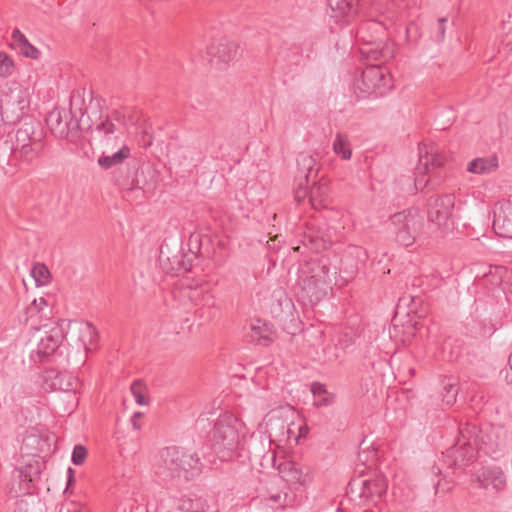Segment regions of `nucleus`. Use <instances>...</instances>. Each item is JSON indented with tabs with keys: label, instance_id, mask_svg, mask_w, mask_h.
<instances>
[{
	"label": "nucleus",
	"instance_id": "603ef678",
	"mask_svg": "<svg viewBox=\"0 0 512 512\" xmlns=\"http://www.w3.org/2000/svg\"><path fill=\"white\" fill-rule=\"evenodd\" d=\"M73 384L77 385L76 380L73 379L72 377H69V381H68L66 387H61V389L66 390V391L75 390V387Z\"/></svg>",
	"mask_w": 512,
	"mask_h": 512
},
{
	"label": "nucleus",
	"instance_id": "9d476101",
	"mask_svg": "<svg viewBox=\"0 0 512 512\" xmlns=\"http://www.w3.org/2000/svg\"><path fill=\"white\" fill-rule=\"evenodd\" d=\"M387 491V482L383 477L374 479L357 478L348 485L351 497H358L362 501H375L380 499Z\"/></svg>",
	"mask_w": 512,
	"mask_h": 512
},
{
	"label": "nucleus",
	"instance_id": "72a5a7b5",
	"mask_svg": "<svg viewBox=\"0 0 512 512\" xmlns=\"http://www.w3.org/2000/svg\"><path fill=\"white\" fill-rule=\"evenodd\" d=\"M82 337L86 350H91L88 345H95L98 340V331L92 323L86 322Z\"/></svg>",
	"mask_w": 512,
	"mask_h": 512
},
{
	"label": "nucleus",
	"instance_id": "37998d69",
	"mask_svg": "<svg viewBox=\"0 0 512 512\" xmlns=\"http://www.w3.org/2000/svg\"><path fill=\"white\" fill-rule=\"evenodd\" d=\"M47 301L44 297H40L39 299H34L31 306L28 307V312H40L44 306H47Z\"/></svg>",
	"mask_w": 512,
	"mask_h": 512
},
{
	"label": "nucleus",
	"instance_id": "a211bd4d",
	"mask_svg": "<svg viewBox=\"0 0 512 512\" xmlns=\"http://www.w3.org/2000/svg\"><path fill=\"white\" fill-rule=\"evenodd\" d=\"M64 339V331L59 325H54L40 337L37 352L42 356L52 355L61 345Z\"/></svg>",
	"mask_w": 512,
	"mask_h": 512
},
{
	"label": "nucleus",
	"instance_id": "a18cd8bd",
	"mask_svg": "<svg viewBox=\"0 0 512 512\" xmlns=\"http://www.w3.org/2000/svg\"><path fill=\"white\" fill-rule=\"evenodd\" d=\"M12 38L14 40V42L20 47L22 46L24 43H26L28 40L27 38L25 37L24 34L21 33V31L19 29H14L13 32H12Z\"/></svg>",
	"mask_w": 512,
	"mask_h": 512
},
{
	"label": "nucleus",
	"instance_id": "c03bdc74",
	"mask_svg": "<svg viewBox=\"0 0 512 512\" xmlns=\"http://www.w3.org/2000/svg\"><path fill=\"white\" fill-rule=\"evenodd\" d=\"M324 352L329 362L337 361L340 358L339 348L337 346H328Z\"/></svg>",
	"mask_w": 512,
	"mask_h": 512
},
{
	"label": "nucleus",
	"instance_id": "473e14b6",
	"mask_svg": "<svg viewBox=\"0 0 512 512\" xmlns=\"http://www.w3.org/2000/svg\"><path fill=\"white\" fill-rule=\"evenodd\" d=\"M130 390L137 404L147 405L149 403L147 388L141 380L134 381Z\"/></svg>",
	"mask_w": 512,
	"mask_h": 512
},
{
	"label": "nucleus",
	"instance_id": "f704fd0d",
	"mask_svg": "<svg viewBox=\"0 0 512 512\" xmlns=\"http://www.w3.org/2000/svg\"><path fill=\"white\" fill-rule=\"evenodd\" d=\"M31 274H32L33 278L35 279V282L37 283V285L46 284L50 277L49 270L43 264L35 265L31 270Z\"/></svg>",
	"mask_w": 512,
	"mask_h": 512
},
{
	"label": "nucleus",
	"instance_id": "5fc2aeb1",
	"mask_svg": "<svg viewBox=\"0 0 512 512\" xmlns=\"http://www.w3.org/2000/svg\"><path fill=\"white\" fill-rule=\"evenodd\" d=\"M356 253H357V256L359 257L360 255H364L365 256V251L360 249V248H356Z\"/></svg>",
	"mask_w": 512,
	"mask_h": 512
},
{
	"label": "nucleus",
	"instance_id": "39448f33",
	"mask_svg": "<svg viewBox=\"0 0 512 512\" xmlns=\"http://www.w3.org/2000/svg\"><path fill=\"white\" fill-rule=\"evenodd\" d=\"M391 88V75L386 68L379 65L365 67L360 78L354 82V93L359 99L381 97Z\"/></svg>",
	"mask_w": 512,
	"mask_h": 512
},
{
	"label": "nucleus",
	"instance_id": "aec40b11",
	"mask_svg": "<svg viewBox=\"0 0 512 512\" xmlns=\"http://www.w3.org/2000/svg\"><path fill=\"white\" fill-rule=\"evenodd\" d=\"M44 149V133H37L36 138L26 145L12 148V154L25 162H30L37 158Z\"/></svg>",
	"mask_w": 512,
	"mask_h": 512
},
{
	"label": "nucleus",
	"instance_id": "79ce46f5",
	"mask_svg": "<svg viewBox=\"0 0 512 512\" xmlns=\"http://www.w3.org/2000/svg\"><path fill=\"white\" fill-rule=\"evenodd\" d=\"M208 505L205 500L199 497H192L191 508L189 512H205Z\"/></svg>",
	"mask_w": 512,
	"mask_h": 512
},
{
	"label": "nucleus",
	"instance_id": "864d4df0",
	"mask_svg": "<svg viewBox=\"0 0 512 512\" xmlns=\"http://www.w3.org/2000/svg\"><path fill=\"white\" fill-rule=\"evenodd\" d=\"M141 415H142L141 413L137 412V413H135V414L133 415V417H132V419H131L132 424H133V427H134L135 429H139V426L137 425V422H135V419H136V418L141 417Z\"/></svg>",
	"mask_w": 512,
	"mask_h": 512
},
{
	"label": "nucleus",
	"instance_id": "f3484780",
	"mask_svg": "<svg viewBox=\"0 0 512 512\" xmlns=\"http://www.w3.org/2000/svg\"><path fill=\"white\" fill-rule=\"evenodd\" d=\"M477 481L486 490L499 492L506 486V477L499 467H483L477 474Z\"/></svg>",
	"mask_w": 512,
	"mask_h": 512
},
{
	"label": "nucleus",
	"instance_id": "b1692460",
	"mask_svg": "<svg viewBox=\"0 0 512 512\" xmlns=\"http://www.w3.org/2000/svg\"><path fill=\"white\" fill-rule=\"evenodd\" d=\"M302 243L317 253L327 249L330 244L328 236L324 232H314L312 229L304 233Z\"/></svg>",
	"mask_w": 512,
	"mask_h": 512
},
{
	"label": "nucleus",
	"instance_id": "1a4fd4ad",
	"mask_svg": "<svg viewBox=\"0 0 512 512\" xmlns=\"http://www.w3.org/2000/svg\"><path fill=\"white\" fill-rule=\"evenodd\" d=\"M84 113H82L80 120H74L71 112L65 109H54L46 117V124L58 138L68 139L73 136L83 123Z\"/></svg>",
	"mask_w": 512,
	"mask_h": 512
},
{
	"label": "nucleus",
	"instance_id": "09e8293b",
	"mask_svg": "<svg viewBox=\"0 0 512 512\" xmlns=\"http://www.w3.org/2000/svg\"><path fill=\"white\" fill-rule=\"evenodd\" d=\"M74 470L72 468H68L67 470V474H68V477H67V488L66 490L74 483L75 481V478H74Z\"/></svg>",
	"mask_w": 512,
	"mask_h": 512
},
{
	"label": "nucleus",
	"instance_id": "f257e3e1",
	"mask_svg": "<svg viewBox=\"0 0 512 512\" xmlns=\"http://www.w3.org/2000/svg\"><path fill=\"white\" fill-rule=\"evenodd\" d=\"M512 443V436L502 425H484L478 427L473 422H467L459 429V437L454 446L443 456V462L448 468L462 469L474 458L476 452L497 459Z\"/></svg>",
	"mask_w": 512,
	"mask_h": 512
},
{
	"label": "nucleus",
	"instance_id": "4c0bfd02",
	"mask_svg": "<svg viewBox=\"0 0 512 512\" xmlns=\"http://www.w3.org/2000/svg\"><path fill=\"white\" fill-rule=\"evenodd\" d=\"M87 457V450L82 445H76L73 448L71 461L74 465H81Z\"/></svg>",
	"mask_w": 512,
	"mask_h": 512
},
{
	"label": "nucleus",
	"instance_id": "a19ab883",
	"mask_svg": "<svg viewBox=\"0 0 512 512\" xmlns=\"http://www.w3.org/2000/svg\"><path fill=\"white\" fill-rule=\"evenodd\" d=\"M59 512H87L86 508L81 504L71 501L64 503Z\"/></svg>",
	"mask_w": 512,
	"mask_h": 512
},
{
	"label": "nucleus",
	"instance_id": "a878e982",
	"mask_svg": "<svg viewBox=\"0 0 512 512\" xmlns=\"http://www.w3.org/2000/svg\"><path fill=\"white\" fill-rule=\"evenodd\" d=\"M130 156V148L123 145L118 151L111 155L103 154L98 158L97 163L102 169H110L122 164Z\"/></svg>",
	"mask_w": 512,
	"mask_h": 512
},
{
	"label": "nucleus",
	"instance_id": "0eeeda50",
	"mask_svg": "<svg viewBox=\"0 0 512 512\" xmlns=\"http://www.w3.org/2000/svg\"><path fill=\"white\" fill-rule=\"evenodd\" d=\"M30 105L29 92L17 82L8 84L0 96V115L2 121L14 125L26 114Z\"/></svg>",
	"mask_w": 512,
	"mask_h": 512
},
{
	"label": "nucleus",
	"instance_id": "6e6552de",
	"mask_svg": "<svg viewBox=\"0 0 512 512\" xmlns=\"http://www.w3.org/2000/svg\"><path fill=\"white\" fill-rule=\"evenodd\" d=\"M391 230L396 241L403 246H411L423 227V218L416 210H403L390 218Z\"/></svg>",
	"mask_w": 512,
	"mask_h": 512
},
{
	"label": "nucleus",
	"instance_id": "bf43d9fd",
	"mask_svg": "<svg viewBox=\"0 0 512 512\" xmlns=\"http://www.w3.org/2000/svg\"><path fill=\"white\" fill-rule=\"evenodd\" d=\"M440 486V482H438L435 486V489H436V493L438 492V487Z\"/></svg>",
	"mask_w": 512,
	"mask_h": 512
},
{
	"label": "nucleus",
	"instance_id": "6e6d98bb",
	"mask_svg": "<svg viewBox=\"0 0 512 512\" xmlns=\"http://www.w3.org/2000/svg\"><path fill=\"white\" fill-rule=\"evenodd\" d=\"M193 240H195L197 242L199 240V235L192 234L190 236V241H193Z\"/></svg>",
	"mask_w": 512,
	"mask_h": 512
},
{
	"label": "nucleus",
	"instance_id": "e433bc0d",
	"mask_svg": "<svg viewBox=\"0 0 512 512\" xmlns=\"http://www.w3.org/2000/svg\"><path fill=\"white\" fill-rule=\"evenodd\" d=\"M268 328L265 324L261 325H251V334L250 338L252 341H270V338L268 337Z\"/></svg>",
	"mask_w": 512,
	"mask_h": 512
},
{
	"label": "nucleus",
	"instance_id": "20e7f679",
	"mask_svg": "<svg viewBox=\"0 0 512 512\" xmlns=\"http://www.w3.org/2000/svg\"><path fill=\"white\" fill-rule=\"evenodd\" d=\"M239 420L231 413L221 414L213 427L212 448L221 459H229L240 445Z\"/></svg>",
	"mask_w": 512,
	"mask_h": 512
},
{
	"label": "nucleus",
	"instance_id": "13d9d810",
	"mask_svg": "<svg viewBox=\"0 0 512 512\" xmlns=\"http://www.w3.org/2000/svg\"><path fill=\"white\" fill-rule=\"evenodd\" d=\"M117 183H118V185H119V186H121L122 188H126V184L121 183V182H119L118 180H117Z\"/></svg>",
	"mask_w": 512,
	"mask_h": 512
},
{
	"label": "nucleus",
	"instance_id": "c85d7f7f",
	"mask_svg": "<svg viewBox=\"0 0 512 512\" xmlns=\"http://www.w3.org/2000/svg\"><path fill=\"white\" fill-rule=\"evenodd\" d=\"M328 188L325 184L311 187L309 191V202L314 209H321L327 206Z\"/></svg>",
	"mask_w": 512,
	"mask_h": 512
},
{
	"label": "nucleus",
	"instance_id": "bb28decb",
	"mask_svg": "<svg viewBox=\"0 0 512 512\" xmlns=\"http://www.w3.org/2000/svg\"><path fill=\"white\" fill-rule=\"evenodd\" d=\"M498 167V159L495 156L475 158L468 163L467 171L473 174H487Z\"/></svg>",
	"mask_w": 512,
	"mask_h": 512
},
{
	"label": "nucleus",
	"instance_id": "3c124183",
	"mask_svg": "<svg viewBox=\"0 0 512 512\" xmlns=\"http://www.w3.org/2000/svg\"><path fill=\"white\" fill-rule=\"evenodd\" d=\"M312 391H313L314 395H317V394L320 395L321 393H326V390L324 389V387L319 383H315L313 385Z\"/></svg>",
	"mask_w": 512,
	"mask_h": 512
},
{
	"label": "nucleus",
	"instance_id": "dca6fc26",
	"mask_svg": "<svg viewBox=\"0 0 512 512\" xmlns=\"http://www.w3.org/2000/svg\"><path fill=\"white\" fill-rule=\"evenodd\" d=\"M41 475V464L39 461H32L25 464L23 467L16 470V478L19 482V488L15 490L17 494H27L34 482H36Z\"/></svg>",
	"mask_w": 512,
	"mask_h": 512
},
{
	"label": "nucleus",
	"instance_id": "5701e85b",
	"mask_svg": "<svg viewBox=\"0 0 512 512\" xmlns=\"http://www.w3.org/2000/svg\"><path fill=\"white\" fill-rule=\"evenodd\" d=\"M37 133H44L40 124L34 121L24 122V124L17 129L15 134V143L12 148H17L26 145L36 138Z\"/></svg>",
	"mask_w": 512,
	"mask_h": 512
},
{
	"label": "nucleus",
	"instance_id": "7ed1b4c3",
	"mask_svg": "<svg viewBox=\"0 0 512 512\" xmlns=\"http://www.w3.org/2000/svg\"><path fill=\"white\" fill-rule=\"evenodd\" d=\"M419 161L415 168V187L417 190L438 189L450 172L448 158L434 145H419Z\"/></svg>",
	"mask_w": 512,
	"mask_h": 512
},
{
	"label": "nucleus",
	"instance_id": "2f4dec72",
	"mask_svg": "<svg viewBox=\"0 0 512 512\" xmlns=\"http://www.w3.org/2000/svg\"><path fill=\"white\" fill-rule=\"evenodd\" d=\"M192 497L181 496L179 498H170L167 506L169 510L167 512H189L191 508Z\"/></svg>",
	"mask_w": 512,
	"mask_h": 512
},
{
	"label": "nucleus",
	"instance_id": "4be33fe9",
	"mask_svg": "<svg viewBox=\"0 0 512 512\" xmlns=\"http://www.w3.org/2000/svg\"><path fill=\"white\" fill-rule=\"evenodd\" d=\"M281 478L289 484L303 485L305 483L304 474L299 465L292 461L281 462L278 466Z\"/></svg>",
	"mask_w": 512,
	"mask_h": 512
},
{
	"label": "nucleus",
	"instance_id": "052dcab7",
	"mask_svg": "<svg viewBox=\"0 0 512 512\" xmlns=\"http://www.w3.org/2000/svg\"><path fill=\"white\" fill-rule=\"evenodd\" d=\"M323 401H324V405H328L329 404V402L326 399H323Z\"/></svg>",
	"mask_w": 512,
	"mask_h": 512
},
{
	"label": "nucleus",
	"instance_id": "6ab92c4d",
	"mask_svg": "<svg viewBox=\"0 0 512 512\" xmlns=\"http://www.w3.org/2000/svg\"><path fill=\"white\" fill-rule=\"evenodd\" d=\"M297 180H304L305 185L309 183L316 184V176L318 174L317 160L310 153L302 152L297 157Z\"/></svg>",
	"mask_w": 512,
	"mask_h": 512
},
{
	"label": "nucleus",
	"instance_id": "49530a36",
	"mask_svg": "<svg viewBox=\"0 0 512 512\" xmlns=\"http://www.w3.org/2000/svg\"><path fill=\"white\" fill-rule=\"evenodd\" d=\"M298 189L296 190L295 192V198L297 199V201H301L302 199H304L307 195L309 196V194L307 193L306 191V188L303 187V185L305 184L304 180L302 181H298Z\"/></svg>",
	"mask_w": 512,
	"mask_h": 512
},
{
	"label": "nucleus",
	"instance_id": "58836bf2",
	"mask_svg": "<svg viewBox=\"0 0 512 512\" xmlns=\"http://www.w3.org/2000/svg\"><path fill=\"white\" fill-rule=\"evenodd\" d=\"M19 48H20V52L26 57L31 58V59L39 58V55H40L39 50L36 47H34L32 44H30L29 41L24 43Z\"/></svg>",
	"mask_w": 512,
	"mask_h": 512
},
{
	"label": "nucleus",
	"instance_id": "c756f323",
	"mask_svg": "<svg viewBox=\"0 0 512 512\" xmlns=\"http://www.w3.org/2000/svg\"><path fill=\"white\" fill-rule=\"evenodd\" d=\"M333 151L343 160H349L352 156V149L347 135L337 133L333 141Z\"/></svg>",
	"mask_w": 512,
	"mask_h": 512
},
{
	"label": "nucleus",
	"instance_id": "f8f14e48",
	"mask_svg": "<svg viewBox=\"0 0 512 512\" xmlns=\"http://www.w3.org/2000/svg\"><path fill=\"white\" fill-rule=\"evenodd\" d=\"M159 263L167 273L171 274L187 272L191 269V263L186 260L182 250L172 254L168 244H162L160 247Z\"/></svg>",
	"mask_w": 512,
	"mask_h": 512
},
{
	"label": "nucleus",
	"instance_id": "8fccbe9b",
	"mask_svg": "<svg viewBox=\"0 0 512 512\" xmlns=\"http://www.w3.org/2000/svg\"><path fill=\"white\" fill-rule=\"evenodd\" d=\"M27 506V503L24 501L17 502L13 512H27Z\"/></svg>",
	"mask_w": 512,
	"mask_h": 512
},
{
	"label": "nucleus",
	"instance_id": "393cba45",
	"mask_svg": "<svg viewBox=\"0 0 512 512\" xmlns=\"http://www.w3.org/2000/svg\"><path fill=\"white\" fill-rule=\"evenodd\" d=\"M266 427L270 438H279L280 441L290 438L291 430L274 413L267 416Z\"/></svg>",
	"mask_w": 512,
	"mask_h": 512
},
{
	"label": "nucleus",
	"instance_id": "f03ea898",
	"mask_svg": "<svg viewBox=\"0 0 512 512\" xmlns=\"http://www.w3.org/2000/svg\"><path fill=\"white\" fill-rule=\"evenodd\" d=\"M203 464L197 453L180 446H167L154 457L155 475L163 482L180 485L197 477Z\"/></svg>",
	"mask_w": 512,
	"mask_h": 512
},
{
	"label": "nucleus",
	"instance_id": "cd10ccee",
	"mask_svg": "<svg viewBox=\"0 0 512 512\" xmlns=\"http://www.w3.org/2000/svg\"><path fill=\"white\" fill-rule=\"evenodd\" d=\"M442 401L451 406L456 402L459 392L458 380L455 377H445L442 382Z\"/></svg>",
	"mask_w": 512,
	"mask_h": 512
},
{
	"label": "nucleus",
	"instance_id": "de8ad7c7",
	"mask_svg": "<svg viewBox=\"0 0 512 512\" xmlns=\"http://www.w3.org/2000/svg\"><path fill=\"white\" fill-rule=\"evenodd\" d=\"M390 53H391V51L387 47V48H385V49H383V50H381L379 52H377V51L372 52V58H374L376 60H378V59H384L385 60L386 58L390 57Z\"/></svg>",
	"mask_w": 512,
	"mask_h": 512
},
{
	"label": "nucleus",
	"instance_id": "423d86ee",
	"mask_svg": "<svg viewBox=\"0 0 512 512\" xmlns=\"http://www.w3.org/2000/svg\"><path fill=\"white\" fill-rule=\"evenodd\" d=\"M336 271L331 272L330 267L318 265L313 269L312 274L304 278L299 298L310 305H315L324 299L332 289L335 282Z\"/></svg>",
	"mask_w": 512,
	"mask_h": 512
},
{
	"label": "nucleus",
	"instance_id": "2eb2a0df",
	"mask_svg": "<svg viewBox=\"0 0 512 512\" xmlns=\"http://www.w3.org/2000/svg\"><path fill=\"white\" fill-rule=\"evenodd\" d=\"M493 214L495 233L504 238H512V204L509 202L496 204Z\"/></svg>",
	"mask_w": 512,
	"mask_h": 512
},
{
	"label": "nucleus",
	"instance_id": "4468645a",
	"mask_svg": "<svg viewBox=\"0 0 512 512\" xmlns=\"http://www.w3.org/2000/svg\"><path fill=\"white\" fill-rule=\"evenodd\" d=\"M208 54L212 57V61L222 65L220 68H224L239 56V46L228 38H221L208 48Z\"/></svg>",
	"mask_w": 512,
	"mask_h": 512
},
{
	"label": "nucleus",
	"instance_id": "ea45409f",
	"mask_svg": "<svg viewBox=\"0 0 512 512\" xmlns=\"http://www.w3.org/2000/svg\"><path fill=\"white\" fill-rule=\"evenodd\" d=\"M446 22H447V18H445V17H441L438 19L437 27L434 31V38L438 42L443 41L445 38Z\"/></svg>",
	"mask_w": 512,
	"mask_h": 512
},
{
	"label": "nucleus",
	"instance_id": "ddd939ff",
	"mask_svg": "<svg viewBox=\"0 0 512 512\" xmlns=\"http://www.w3.org/2000/svg\"><path fill=\"white\" fill-rule=\"evenodd\" d=\"M328 14L336 24L350 23L358 13L359 0H328Z\"/></svg>",
	"mask_w": 512,
	"mask_h": 512
},
{
	"label": "nucleus",
	"instance_id": "4d7b16f0",
	"mask_svg": "<svg viewBox=\"0 0 512 512\" xmlns=\"http://www.w3.org/2000/svg\"><path fill=\"white\" fill-rule=\"evenodd\" d=\"M126 189H127V192H132V191L135 190V188L132 185H128V184H127V188Z\"/></svg>",
	"mask_w": 512,
	"mask_h": 512
},
{
	"label": "nucleus",
	"instance_id": "9b49d317",
	"mask_svg": "<svg viewBox=\"0 0 512 512\" xmlns=\"http://www.w3.org/2000/svg\"><path fill=\"white\" fill-rule=\"evenodd\" d=\"M455 205L453 194L432 196L427 201V217L432 223L442 227L448 224Z\"/></svg>",
	"mask_w": 512,
	"mask_h": 512
},
{
	"label": "nucleus",
	"instance_id": "7c9ffc66",
	"mask_svg": "<svg viewBox=\"0 0 512 512\" xmlns=\"http://www.w3.org/2000/svg\"><path fill=\"white\" fill-rule=\"evenodd\" d=\"M266 501L271 505L272 508H283L287 506H293L295 502V496L288 492H276L270 494Z\"/></svg>",
	"mask_w": 512,
	"mask_h": 512
},
{
	"label": "nucleus",
	"instance_id": "412c9836",
	"mask_svg": "<svg viewBox=\"0 0 512 512\" xmlns=\"http://www.w3.org/2000/svg\"><path fill=\"white\" fill-rule=\"evenodd\" d=\"M120 125H125V116L115 110L110 116H105L104 120L97 123L95 130L103 136V138L109 140L110 136L119 130Z\"/></svg>",
	"mask_w": 512,
	"mask_h": 512
},
{
	"label": "nucleus",
	"instance_id": "c9c22d12",
	"mask_svg": "<svg viewBox=\"0 0 512 512\" xmlns=\"http://www.w3.org/2000/svg\"><path fill=\"white\" fill-rule=\"evenodd\" d=\"M14 64L11 58L6 53L0 52V76L8 77L12 74Z\"/></svg>",
	"mask_w": 512,
	"mask_h": 512
}]
</instances>
